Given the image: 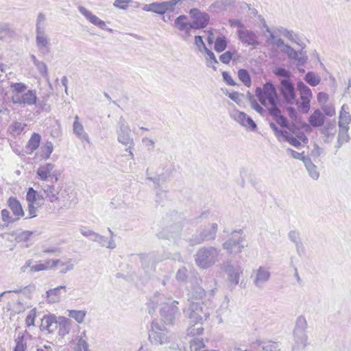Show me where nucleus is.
<instances>
[{"label":"nucleus","instance_id":"nucleus-1","mask_svg":"<svg viewBox=\"0 0 351 351\" xmlns=\"http://www.w3.org/2000/svg\"><path fill=\"white\" fill-rule=\"evenodd\" d=\"M256 96L262 105L267 106V101L271 105L269 113L274 119L281 115L280 110L277 106L278 96L274 85L269 82L265 83L263 88L258 87L255 91Z\"/></svg>","mask_w":351,"mask_h":351},{"label":"nucleus","instance_id":"nucleus-2","mask_svg":"<svg viewBox=\"0 0 351 351\" xmlns=\"http://www.w3.org/2000/svg\"><path fill=\"white\" fill-rule=\"evenodd\" d=\"M219 252L213 246L200 247L195 255V263L199 268H209L218 262Z\"/></svg>","mask_w":351,"mask_h":351},{"label":"nucleus","instance_id":"nucleus-3","mask_svg":"<svg viewBox=\"0 0 351 351\" xmlns=\"http://www.w3.org/2000/svg\"><path fill=\"white\" fill-rule=\"evenodd\" d=\"M307 325V321L304 315H300L297 317L293 330L295 343L293 346V351H304L307 346V335L306 333Z\"/></svg>","mask_w":351,"mask_h":351},{"label":"nucleus","instance_id":"nucleus-4","mask_svg":"<svg viewBox=\"0 0 351 351\" xmlns=\"http://www.w3.org/2000/svg\"><path fill=\"white\" fill-rule=\"evenodd\" d=\"M148 339L152 345L162 346L170 342L171 337L163 325L153 321L149 330Z\"/></svg>","mask_w":351,"mask_h":351},{"label":"nucleus","instance_id":"nucleus-5","mask_svg":"<svg viewBox=\"0 0 351 351\" xmlns=\"http://www.w3.org/2000/svg\"><path fill=\"white\" fill-rule=\"evenodd\" d=\"M185 316L191 323H203L210 315V311L205 304L192 302L187 310H184Z\"/></svg>","mask_w":351,"mask_h":351},{"label":"nucleus","instance_id":"nucleus-6","mask_svg":"<svg viewBox=\"0 0 351 351\" xmlns=\"http://www.w3.org/2000/svg\"><path fill=\"white\" fill-rule=\"evenodd\" d=\"M27 202V209L29 216L27 218L35 217L37 215L38 208L43 206L45 202V197L41 191L38 192L32 187L28 189L26 195Z\"/></svg>","mask_w":351,"mask_h":351},{"label":"nucleus","instance_id":"nucleus-7","mask_svg":"<svg viewBox=\"0 0 351 351\" xmlns=\"http://www.w3.org/2000/svg\"><path fill=\"white\" fill-rule=\"evenodd\" d=\"M116 133L117 141L125 147H134V142L131 129L126 120L121 117L117 123Z\"/></svg>","mask_w":351,"mask_h":351},{"label":"nucleus","instance_id":"nucleus-8","mask_svg":"<svg viewBox=\"0 0 351 351\" xmlns=\"http://www.w3.org/2000/svg\"><path fill=\"white\" fill-rule=\"evenodd\" d=\"M223 271L227 274L228 286L234 287L243 274V268L237 263L227 261L223 263Z\"/></svg>","mask_w":351,"mask_h":351},{"label":"nucleus","instance_id":"nucleus-9","mask_svg":"<svg viewBox=\"0 0 351 351\" xmlns=\"http://www.w3.org/2000/svg\"><path fill=\"white\" fill-rule=\"evenodd\" d=\"M243 230L234 231L231 233L229 239L223 243V249L230 254L241 253L245 247V239L242 236Z\"/></svg>","mask_w":351,"mask_h":351},{"label":"nucleus","instance_id":"nucleus-10","mask_svg":"<svg viewBox=\"0 0 351 351\" xmlns=\"http://www.w3.org/2000/svg\"><path fill=\"white\" fill-rule=\"evenodd\" d=\"M297 88L300 95L301 102L296 101L301 112L307 114L310 110V102L313 97L311 90L303 82L300 81L297 83Z\"/></svg>","mask_w":351,"mask_h":351},{"label":"nucleus","instance_id":"nucleus-11","mask_svg":"<svg viewBox=\"0 0 351 351\" xmlns=\"http://www.w3.org/2000/svg\"><path fill=\"white\" fill-rule=\"evenodd\" d=\"M36 175L42 182H57L59 179V173L52 163H46L40 166L36 170Z\"/></svg>","mask_w":351,"mask_h":351},{"label":"nucleus","instance_id":"nucleus-12","mask_svg":"<svg viewBox=\"0 0 351 351\" xmlns=\"http://www.w3.org/2000/svg\"><path fill=\"white\" fill-rule=\"evenodd\" d=\"M278 90L287 104H293L296 101L295 87L290 79L280 80Z\"/></svg>","mask_w":351,"mask_h":351},{"label":"nucleus","instance_id":"nucleus-13","mask_svg":"<svg viewBox=\"0 0 351 351\" xmlns=\"http://www.w3.org/2000/svg\"><path fill=\"white\" fill-rule=\"evenodd\" d=\"M160 310V313L162 320L166 324H171L180 315L179 310L177 306L178 302L174 300L171 304L164 302Z\"/></svg>","mask_w":351,"mask_h":351},{"label":"nucleus","instance_id":"nucleus-14","mask_svg":"<svg viewBox=\"0 0 351 351\" xmlns=\"http://www.w3.org/2000/svg\"><path fill=\"white\" fill-rule=\"evenodd\" d=\"M217 230V224L213 223L211 225L204 229L199 234L193 235L189 239V244L192 246L202 243L206 241H210L215 239Z\"/></svg>","mask_w":351,"mask_h":351},{"label":"nucleus","instance_id":"nucleus-15","mask_svg":"<svg viewBox=\"0 0 351 351\" xmlns=\"http://www.w3.org/2000/svg\"><path fill=\"white\" fill-rule=\"evenodd\" d=\"M189 14L193 29H203L208 24L210 16L206 12H202L197 8H193L190 10Z\"/></svg>","mask_w":351,"mask_h":351},{"label":"nucleus","instance_id":"nucleus-16","mask_svg":"<svg viewBox=\"0 0 351 351\" xmlns=\"http://www.w3.org/2000/svg\"><path fill=\"white\" fill-rule=\"evenodd\" d=\"M11 101L14 104L32 106L37 104L38 97L35 90H28L23 94L12 95Z\"/></svg>","mask_w":351,"mask_h":351},{"label":"nucleus","instance_id":"nucleus-17","mask_svg":"<svg viewBox=\"0 0 351 351\" xmlns=\"http://www.w3.org/2000/svg\"><path fill=\"white\" fill-rule=\"evenodd\" d=\"M270 277L271 273L269 269L263 266H261L257 269L254 270L252 275L253 283L258 289H263Z\"/></svg>","mask_w":351,"mask_h":351},{"label":"nucleus","instance_id":"nucleus-18","mask_svg":"<svg viewBox=\"0 0 351 351\" xmlns=\"http://www.w3.org/2000/svg\"><path fill=\"white\" fill-rule=\"evenodd\" d=\"M54 183V182H50V184H47V182H41L38 184L40 187V191L45 199L51 203L58 201V195L60 193V191L55 188Z\"/></svg>","mask_w":351,"mask_h":351},{"label":"nucleus","instance_id":"nucleus-19","mask_svg":"<svg viewBox=\"0 0 351 351\" xmlns=\"http://www.w3.org/2000/svg\"><path fill=\"white\" fill-rule=\"evenodd\" d=\"M231 117L240 125L252 131L255 130L257 128L256 123L252 119L243 112L234 111L231 114Z\"/></svg>","mask_w":351,"mask_h":351},{"label":"nucleus","instance_id":"nucleus-20","mask_svg":"<svg viewBox=\"0 0 351 351\" xmlns=\"http://www.w3.org/2000/svg\"><path fill=\"white\" fill-rule=\"evenodd\" d=\"M239 39L244 44L255 47L260 45L256 34L251 30L240 29L237 31Z\"/></svg>","mask_w":351,"mask_h":351},{"label":"nucleus","instance_id":"nucleus-21","mask_svg":"<svg viewBox=\"0 0 351 351\" xmlns=\"http://www.w3.org/2000/svg\"><path fill=\"white\" fill-rule=\"evenodd\" d=\"M35 42L36 47L42 55L45 56L50 52V38L47 32L36 34Z\"/></svg>","mask_w":351,"mask_h":351},{"label":"nucleus","instance_id":"nucleus-22","mask_svg":"<svg viewBox=\"0 0 351 351\" xmlns=\"http://www.w3.org/2000/svg\"><path fill=\"white\" fill-rule=\"evenodd\" d=\"M43 263L47 267V270L53 269L57 267L58 265H66V268L60 269V273L61 274H66L67 271H71L74 268V265L73 263L72 259L71 258H69L66 261H63L60 259H47Z\"/></svg>","mask_w":351,"mask_h":351},{"label":"nucleus","instance_id":"nucleus-23","mask_svg":"<svg viewBox=\"0 0 351 351\" xmlns=\"http://www.w3.org/2000/svg\"><path fill=\"white\" fill-rule=\"evenodd\" d=\"M78 10L90 23L101 29H107L106 23L94 15L84 6H79Z\"/></svg>","mask_w":351,"mask_h":351},{"label":"nucleus","instance_id":"nucleus-24","mask_svg":"<svg viewBox=\"0 0 351 351\" xmlns=\"http://www.w3.org/2000/svg\"><path fill=\"white\" fill-rule=\"evenodd\" d=\"M8 206L12 212L16 221L23 217L25 215L20 202L14 197H10L8 200Z\"/></svg>","mask_w":351,"mask_h":351},{"label":"nucleus","instance_id":"nucleus-25","mask_svg":"<svg viewBox=\"0 0 351 351\" xmlns=\"http://www.w3.org/2000/svg\"><path fill=\"white\" fill-rule=\"evenodd\" d=\"M184 223L178 220L173 224L167 226L162 232L167 238H174L177 237L182 230Z\"/></svg>","mask_w":351,"mask_h":351},{"label":"nucleus","instance_id":"nucleus-26","mask_svg":"<svg viewBox=\"0 0 351 351\" xmlns=\"http://www.w3.org/2000/svg\"><path fill=\"white\" fill-rule=\"evenodd\" d=\"M66 292L65 286H59L54 289H51L46 292L47 298L49 303H56L60 300L62 293Z\"/></svg>","mask_w":351,"mask_h":351},{"label":"nucleus","instance_id":"nucleus-27","mask_svg":"<svg viewBox=\"0 0 351 351\" xmlns=\"http://www.w3.org/2000/svg\"><path fill=\"white\" fill-rule=\"evenodd\" d=\"M40 327L49 333L54 332L58 327L56 317L53 315H45L41 320Z\"/></svg>","mask_w":351,"mask_h":351},{"label":"nucleus","instance_id":"nucleus-28","mask_svg":"<svg viewBox=\"0 0 351 351\" xmlns=\"http://www.w3.org/2000/svg\"><path fill=\"white\" fill-rule=\"evenodd\" d=\"M176 5V1L152 3V12L158 14H164L168 10L173 9Z\"/></svg>","mask_w":351,"mask_h":351},{"label":"nucleus","instance_id":"nucleus-29","mask_svg":"<svg viewBox=\"0 0 351 351\" xmlns=\"http://www.w3.org/2000/svg\"><path fill=\"white\" fill-rule=\"evenodd\" d=\"M349 107L346 104L341 106V109L339 117V128H349V124L351 123V114H350Z\"/></svg>","mask_w":351,"mask_h":351},{"label":"nucleus","instance_id":"nucleus-30","mask_svg":"<svg viewBox=\"0 0 351 351\" xmlns=\"http://www.w3.org/2000/svg\"><path fill=\"white\" fill-rule=\"evenodd\" d=\"M73 133L81 140L89 141L88 135L84 132L82 124L79 121V117L76 115L73 124Z\"/></svg>","mask_w":351,"mask_h":351},{"label":"nucleus","instance_id":"nucleus-31","mask_svg":"<svg viewBox=\"0 0 351 351\" xmlns=\"http://www.w3.org/2000/svg\"><path fill=\"white\" fill-rule=\"evenodd\" d=\"M174 25L180 32L193 29L191 22L188 21V19L186 15H180L177 17L175 19Z\"/></svg>","mask_w":351,"mask_h":351},{"label":"nucleus","instance_id":"nucleus-32","mask_svg":"<svg viewBox=\"0 0 351 351\" xmlns=\"http://www.w3.org/2000/svg\"><path fill=\"white\" fill-rule=\"evenodd\" d=\"M308 122L313 127L322 126L324 123V116L319 110H316L308 118Z\"/></svg>","mask_w":351,"mask_h":351},{"label":"nucleus","instance_id":"nucleus-33","mask_svg":"<svg viewBox=\"0 0 351 351\" xmlns=\"http://www.w3.org/2000/svg\"><path fill=\"white\" fill-rule=\"evenodd\" d=\"M274 32L287 38L291 41L298 44V36L292 30H289L283 27H277L274 29Z\"/></svg>","mask_w":351,"mask_h":351},{"label":"nucleus","instance_id":"nucleus-34","mask_svg":"<svg viewBox=\"0 0 351 351\" xmlns=\"http://www.w3.org/2000/svg\"><path fill=\"white\" fill-rule=\"evenodd\" d=\"M91 240L95 242H97L101 246L106 247L109 249H114L116 247V243L114 239H110L109 241L99 234L97 233L95 238H91Z\"/></svg>","mask_w":351,"mask_h":351},{"label":"nucleus","instance_id":"nucleus-35","mask_svg":"<svg viewBox=\"0 0 351 351\" xmlns=\"http://www.w3.org/2000/svg\"><path fill=\"white\" fill-rule=\"evenodd\" d=\"M47 17L43 12H39L36 19V34L46 32Z\"/></svg>","mask_w":351,"mask_h":351},{"label":"nucleus","instance_id":"nucleus-36","mask_svg":"<svg viewBox=\"0 0 351 351\" xmlns=\"http://www.w3.org/2000/svg\"><path fill=\"white\" fill-rule=\"evenodd\" d=\"M304 164L311 178L315 180H317L319 177V173L317 167L312 162L311 158L305 159Z\"/></svg>","mask_w":351,"mask_h":351},{"label":"nucleus","instance_id":"nucleus-37","mask_svg":"<svg viewBox=\"0 0 351 351\" xmlns=\"http://www.w3.org/2000/svg\"><path fill=\"white\" fill-rule=\"evenodd\" d=\"M349 128H339L337 139V149L340 148L343 144L348 143L350 141V136L348 134Z\"/></svg>","mask_w":351,"mask_h":351},{"label":"nucleus","instance_id":"nucleus-38","mask_svg":"<svg viewBox=\"0 0 351 351\" xmlns=\"http://www.w3.org/2000/svg\"><path fill=\"white\" fill-rule=\"evenodd\" d=\"M253 344H257L261 346L263 350L264 351H279L278 346L276 343L272 341H263L261 340L256 339V341L253 342Z\"/></svg>","mask_w":351,"mask_h":351},{"label":"nucleus","instance_id":"nucleus-39","mask_svg":"<svg viewBox=\"0 0 351 351\" xmlns=\"http://www.w3.org/2000/svg\"><path fill=\"white\" fill-rule=\"evenodd\" d=\"M146 180H148L149 181L153 182V183L155 184V188L157 189L156 192V197L157 198H160L162 196L166 197L167 191L161 190L160 189V182H161V176H157L155 177H147Z\"/></svg>","mask_w":351,"mask_h":351},{"label":"nucleus","instance_id":"nucleus-40","mask_svg":"<svg viewBox=\"0 0 351 351\" xmlns=\"http://www.w3.org/2000/svg\"><path fill=\"white\" fill-rule=\"evenodd\" d=\"M60 193L58 195V201L60 202V207L61 208H66L69 207V202L70 200L71 195L69 194V192L66 189H64L62 191H59Z\"/></svg>","mask_w":351,"mask_h":351},{"label":"nucleus","instance_id":"nucleus-41","mask_svg":"<svg viewBox=\"0 0 351 351\" xmlns=\"http://www.w3.org/2000/svg\"><path fill=\"white\" fill-rule=\"evenodd\" d=\"M189 327L187 329V335L195 336L201 335L204 330L202 323H191L189 322Z\"/></svg>","mask_w":351,"mask_h":351},{"label":"nucleus","instance_id":"nucleus-42","mask_svg":"<svg viewBox=\"0 0 351 351\" xmlns=\"http://www.w3.org/2000/svg\"><path fill=\"white\" fill-rule=\"evenodd\" d=\"M304 80L311 86H316L320 83L321 78L315 73L309 71L306 74Z\"/></svg>","mask_w":351,"mask_h":351},{"label":"nucleus","instance_id":"nucleus-43","mask_svg":"<svg viewBox=\"0 0 351 351\" xmlns=\"http://www.w3.org/2000/svg\"><path fill=\"white\" fill-rule=\"evenodd\" d=\"M40 138L41 137L38 134L34 133L32 135L27 145V149H29L31 152H34L39 147Z\"/></svg>","mask_w":351,"mask_h":351},{"label":"nucleus","instance_id":"nucleus-44","mask_svg":"<svg viewBox=\"0 0 351 351\" xmlns=\"http://www.w3.org/2000/svg\"><path fill=\"white\" fill-rule=\"evenodd\" d=\"M238 77L247 87H250L251 86V77L246 69H239L238 71Z\"/></svg>","mask_w":351,"mask_h":351},{"label":"nucleus","instance_id":"nucleus-45","mask_svg":"<svg viewBox=\"0 0 351 351\" xmlns=\"http://www.w3.org/2000/svg\"><path fill=\"white\" fill-rule=\"evenodd\" d=\"M86 315V312L85 311H69V316L71 318H73L79 324L84 322Z\"/></svg>","mask_w":351,"mask_h":351},{"label":"nucleus","instance_id":"nucleus-46","mask_svg":"<svg viewBox=\"0 0 351 351\" xmlns=\"http://www.w3.org/2000/svg\"><path fill=\"white\" fill-rule=\"evenodd\" d=\"M288 236L289 239L295 243L296 250L299 252L300 249L302 247V243L301 241L299 232L295 230H291L289 232Z\"/></svg>","mask_w":351,"mask_h":351},{"label":"nucleus","instance_id":"nucleus-47","mask_svg":"<svg viewBox=\"0 0 351 351\" xmlns=\"http://www.w3.org/2000/svg\"><path fill=\"white\" fill-rule=\"evenodd\" d=\"M227 47V40L225 36H218L215 42L214 49L217 52L223 51Z\"/></svg>","mask_w":351,"mask_h":351},{"label":"nucleus","instance_id":"nucleus-48","mask_svg":"<svg viewBox=\"0 0 351 351\" xmlns=\"http://www.w3.org/2000/svg\"><path fill=\"white\" fill-rule=\"evenodd\" d=\"M283 52L285 53L288 58L291 60H295V58H298V55L302 54V51H295L293 48L288 45H285Z\"/></svg>","mask_w":351,"mask_h":351},{"label":"nucleus","instance_id":"nucleus-49","mask_svg":"<svg viewBox=\"0 0 351 351\" xmlns=\"http://www.w3.org/2000/svg\"><path fill=\"white\" fill-rule=\"evenodd\" d=\"M13 95L23 94L27 89V86L22 82L12 83L10 86Z\"/></svg>","mask_w":351,"mask_h":351},{"label":"nucleus","instance_id":"nucleus-50","mask_svg":"<svg viewBox=\"0 0 351 351\" xmlns=\"http://www.w3.org/2000/svg\"><path fill=\"white\" fill-rule=\"evenodd\" d=\"M53 150V143L51 142L47 141L43 147L41 148L42 151V157L47 160L49 158Z\"/></svg>","mask_w":351,"mask_h":351},{"label":"nucleus","instance_id":"nucleus-51","mask_svg":"<svg viewBox=\"0 0 351 351\" xmlns=\"http://www.w3.org/2000/svg\"><path fill=\"white\" fill-rule=\"evenodd\" d=\"M13 32L7 23L0 22V40H2L5 36L11 34Z\"/></svg>","mask_w":351,"mask_h":351},{"label":"nucleus","instance_id":"nucleus-52","mask_svg":"<svg viewBox=\"0 0 351 351\" xmlns=\"http://www.w3.org/2000/svg\"><path fill=\"white\" fill-rule=\"evenodd\" d=\"M176 278L178 282H186L188 278V269L185 267H180L176 273Z\"/></svg>","mask_w":351,"mask_h":351},{"label":"nucleus","instance_id":"nucleus-53","mask_svg":"<svg viewBox=\"0 0 351 351\" xmlns=\"http://www.w3.org/2000/svg\"><path fill=\"white\" fill-rule=\"evenodd\" d=\"M284 134L285 136L282 138L285 141L289 142L291 145L294 146L295 147H298L299 146H300L301 143L298 138L291 135L288 132Z\"/></svg>","mask_w":351,"mask_h":351},{"label":"nucleus","instance_id":"nucleus-54","mask_svg":"<svg viewBox=\"0 0 351 351\" xmlns=\"http://www.w3.org/2000/svg\"><path fill=\"white\" fill-rule=\"evenodd\" d=\"M204 347L203 341L199 339H194L190 341V350L199 351L201 348Z\"/></svg>","mask_w":351,"mask_h":351},{"label":"nucleus","instance_id":"nucleus-55","mask_svg":"<svg viewBox=\"0 0 351 351\" xmlns=\"http://www.w3.org/2000/svg\"><path fill=\"white\" fill-rule=\"evenodd\" d=\"M274 73L278 77H283L282 80L290 79L291 73L285 68H277L274 71Z\"/></svg>","mask_w":351,"mask_h":351},{"label":"nucleus","instance_id":"nucleus-56","mask_svg":"<svg viewBox=\"0 0 351 351\" xmlns=\"http://www.w3.org/2000/svg\"><path fill=\"white\" fill-rule=\"evenodd\" d=\"M32 234L33 232L31 231H23L16 236V240L17 242H26L29 241Z\"/></svg>","mask_w":351,"mask_h":351},{"label":"nucleus","instance_id":"nucleus-57","mask_svg":"<svg viewBox=\"0 0 351 351\" xmlns=\"http://www.w3.org/2000/svg\"><path fill=\"white\" fill-rule=\"evenodd\" d=\"M26 348V343L24 341L23 336H19L16 339V346L14 351H25Z\"/></svg>","mask_w":351,"mask_h":351},{"label":"nucleus","instance_id":"nucleus-58","mask_svg":"<svg viewBox=\"0 0 351 351\" xmlns=\"http://www.w3.org/2000/svg\"><path fill=\"white\" fill-rule=\"evenodd\" d=\"M35 66L36 67L37 70L38 71L39 73L46 77L48 76V69L46 65V64L42 61H39Z\"/></svg>","mask_w":351,"mask_h":351},{"label":"nucleus","instance_id":"nucleus-59","mask_svg":"<svg viewBox=\"0 0 351 351\" xmlns=\"http://www.w3.org/2000/svg\"><path fill=\"white\" fill-rule=\"evenodd\" d=\"M236 51H228L225 53H223V54H221L220 56H219V60L221 62H223V64H228L231 59L232 58L234 53Z\"/></svg>","mask_w":351,"mask_h":351},{"label":"nucleus","instance_id":"nucleus-60","mask_svg":"<svg viewBox=\"0 0 351 351\" xmlns=\"http://www.w3.org/2000/svg\"><path fill=\"white\" fill-rule=\"evenodd\" d=\"M287 154H290L293 158L302 160L304 163L305 162V159L309 158L308 156H304L302 153H299L290 148L287 149Z\"/></svg>","mask_w":351,"mask_h":351},{"label":"nucleus","instance_id":"nucleus-61","mask_svg":"<svg viewBox=\"0 0 351 351\" xmlns=\"http://www.w3.org/2000/svg\"><path fill=\"white\" fill-rule=\"evenodd\" d=\"M1 213L2 220L4 222L10 223L16 221V219L10 215L9 210L7 209H3Z\"/></svg>","mask_w":351,"mask_h":351},{"label":"nucleus","instance_id":"nucleus-62","mask_svg":"<svg viewBox=\"0 0 351 351\" xmlns=\"http://www.w3.org/2000/svg\"><path fill=\"white\" fill-rule=\"evenodd\" d=\"M35 317H36V311L34 309H32L29 312V313L25 319V324H26L27 326L29 327V326H34Z\"/></svg>","mask_w":351,"mask_h":351},{"label":"nucleus","instance_id":"nucleus-63","mask_svg":"<svg viewBox=\"0 0 351 351\" xmlns=\"http://www.w3.org/2000/svg\"><path fill=\"white\" fill-rule=\"evenodd\" d=\"M195 45L200 52H203L207 49L201 36H195Z\"/></svg>","mask_w":351,"mask_h":351},{"label":"nucleus","instance_id":"nucleus-64","mask_svg":"<svg viewBox=\"0 0 351 351\" xmlns=\"http://www.w3.org/2000/svg\"><path fill=\"white\" fill-rule=\"evenodd\" d=\"M88 347V345L86 341L82 337H79L77 342V350L82 351L83 350L84 351H87Z\"/></svg>","mask_w":351,"mask_h":351}]
</instances>
